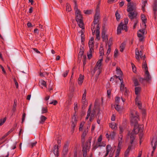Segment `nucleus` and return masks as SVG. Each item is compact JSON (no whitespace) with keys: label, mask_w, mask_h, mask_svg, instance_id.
I'll return each mask as SVG.
<instances>
[{"label":"nucleus","mask_w":157,"mask_h":157,"mask_svg":"<svg viewBox=\"0 0 157 157\" xmlns=\"http://www.w3.org/2000/svg\"><path fill=\"white\" fill-rule=\"evenodd\" d=\"M86 91L85 90L83 94L82 98V104L83 107H85L87 104V102L86 100Z\"/></svg>","instance_id":"2eb2a0df"},{"label":"nucleus","mask_w":157,"mask_h":157,"mask_svg":"<svg viewBox=\"0 0 157 157\" xmlns=\"http://www.w3.org/2000/svg\"><path fill=\"white\" fill-rule=\"evenodd\" d=\"M118 55V50L117 49H116L114 52V56L115 57H116Z\"/></svg>","instance_id":"864d4df0"},{"label":"nucleus","mask_w":157,"mask_h":157,"mask_svg":"<svg viewBox=\"0 0 157 157\" xmlns=\"http://www.w3.org/2000/svg\"><path fill=\"white\" fill-rule=\"evenodd\" d=\"M117 78H118V79L121 81V86H120V90L121 91H123L124 89L125 90L124 95L125 96H127L129 93V91L127 90L126 87H125L124 84V82L122 78L121 77H119V76H115Z\"/></svg>","instance_id":"6e6552de"},{"label":"nucleus","mask_w":157,"mask_h":157,"mask_svg":"<svg viewBox=\"0 0 157 157\" xmlns=\"http://www.w3.org/2000/svg\"><path fill=\"white\" fill-rule=\"evenodd\" d=\"M141 90V88L140 87L138 86V98L140 96V93Z\"/></svg>","instance_id":"338daca9"},{"label":"nucleus","mask_w":157,"mask_h":157,"mask_svg":"<svg viewBox=\"0 0 157 157\" xmlns=\"http://www.w3.org/2000/svg\"><path fill=\"white\" fill-rule=\"evenodd\" d=\"M132 80L133 81V83H134V86L136 87L135 90V94L136 95L137 94V78L136 77H134L132 78Z\"/></svg>","instance_id":"a211bd4d"},{"label":"nucleus","mask_w":157,"mask_h":157,"mask_svg":"<svg viewBox=\"0 0 157 157\" xmlns=\"http://www.w3.org/2000/svg\"><path fill=\"white\" fill-rule=\"evenodd\" d=\"M68 144H65L64 146H63V153L64 155H66L67 152L68 151Z\"/></svg>","instance_id":"4be33fe9"},{"label":"nucleus","mask_w":157,"mask_h":157,"mask_svg":"<svg viewBox=\"0 0 157 157\" xmlns=\"http://www.w3.org/2000/svg\"><path fill=\"white\" fill-rule=\"evenodd\" d=\"M138 109L139 112L142 115L143 118L145 117L146 114V109L145 107H143L141 101H138Z\"/></svg>","instance_id":"1a4fd4ad"},{"label":"nucleus","mask_w":157,"mask_h":157,"mask_svg":"<svg viewBox=\"0 0 157 157\" xmlns=\"http://www.w3.org/2000/svg\"><path fill=\"white\" fill-rule=\"evenodd\" d=\"M130 118L131 124L134 126V129L131 134L130 135L131 143L132 144L135 138V135L136 133L135 130L137 129V114L136 111L134 110H132L130 112Z\"/></svg>","instance_id":"f257e3e1"},{"label":"nucleus","mask_w":157,"mask_h":157,"mask_svg":"<svg viewBox=\"0 0 157 157\" xmlns=\"http://www.w3.org/2000/svg\"><path fill=\"white\" fill-rule=\"evenodd\" d=\"M109 126L113 129H116L117 128V125L116 123L114 122L109 124Z\"/></svg>","instance_id":"393cba45"},{"label":"nucleus","mask_w":157,"mask_h":157,"mask_svg":"<svg viewBox=\"0 0 157 157\" xmlns=\"http://www.w3.org/2000/svg\"><path fill=\"white\" fill-rule=\"evenodd\" d=\"M66 10L67 11L69 12L71 11V9L70 5L68 3L66 4Z\"/></svg>","instance_id":"c9c22d12"},{"label":"nucleus","mask_w":157,"mask_h":157,"mask_svg":"<svg viewBox=\"0 0 157 157\" xmlns=\"http://www.w3.org/2000/svg\"><path fill=\"white\" fill-rule=\"evenodd\" d=\"M100 19V13H99L98 11H97L94 16V23L98 24Z\"/></svg>","instance_id":"dca6fc26"},{"label":"nucleus","mask_w":157,"mask_h":157,"mask_svg":"<svg viewBox=\"0 0 157 157\" xmlns=\"http://www.w3.org/2000/svg\"><path fill=\"white\" fill-rule=\"evenodd\" d=\"M94 52V49H90L89 52L87 53V56L89 59H90L92 57V53Z\"/></svg>","instance_id":"7c9ffc66"},{"label":"nucleus","mask_w":157,"mask_h":157,"mask_svg":"<svg viewBox=\"0 0 157 157\" xmlns=\"http://www.w3.org/2000/svg\"><path fill=\"white\" fill-rule=\"evenodd\" d=\"M153 11H157V2L155 1L152 6Z\"/></svg>","instance_id":"473e14b6"},{"label":"nucleus","mask_w":157,"mask_h":157,"mask_svg":"<svg viewBox=\"0 0 157 157\" xmlns=\"http://www.w3.org/2000/svg\"><path fill=\"white\" fill-rule=\"evenodd\" d=\"M136 4L133 2H129L127 4V10L129 13L128 16L129 18L132 20L135 18L137 16L136 11Z\"/></svg>","instance_id":"7ed1b4c3"},{"label":"nucleus","mask_w":157,"mask_h":157,"mask_svg":"<svg viewBox=\"0 0 157 157\" xmlns=\"http://www.w3.org/2000/svg\"><path fill=\"white\" fill-rule=\"evenodd\" d=\"M119 130H120V134H121L123 132L124 128L121 126L119 127Z\"/></svg>","instance_id":"0e129e2a"},{"label":"nucleus","mask_w":157,"mask_h":157,"mask_svg":"<svg viewBox=\"0 0 157 157\" xmlns=\"http://www.w3.org/2000/svg\"><path fill=\"white\" fill-rule=\"evenodd\" d=\"M115 109L118 112H121L123 109V108L121 107L120 105L118 104H116L115 106Z\"/></svg>","instance_id":"c85d7f7f"},{"label":"nucleus","mask_w":157,"mask_h":157,"mask_svg":"<svg viewBox=\"0 0 157 157\" xmlns=\"http://www.w3.org/2000/svg\"><path fill=\"white\" fill-rule=\"evenodd\" d=\"M117 19L118 21L120 19V16L119 14L118 13L117 11L115 13Z\"/></svg>","instance_id":"3c124183"},{"label":"nucleus","mask_w":157,"mask_h":157,"mask_svg":"<svg viewBox=\"0 0 157 157\" xmlns=\"http://www.w3.org/2000/svg\"><path fill=\"white\" fill-rule=\"evenodd\" d=\"M116 135V133L114 132H113L110 135V137L111 139H113Z\"/></svg>","instance_id":"5fc2aeb1"},{"label":"nucleus","mask_w":157,"mask_h":157,"mask_svg":"<svg viewBox=\"0 0 157 157\" xmlns=\"http://www.w3.org/2000/svg\"><path fill=\"white\" fill-rule=\"evenodd\" d=\"M74 10L75 11V19L79 27L84 29V25L83 21V17L80 11L78 8L76 1H74Z\"/></svg>","instance_id":"f03ea898"},{"label":"nucleus","mask_w":157,"mask_h":157,"mask_svg":"<svg viewBox=\"0 0 157 157\" xmlns=\"http://www.w3.org/2000/svg\"><path fill=\"white\" fill-rule=\"evenodd\" d=\"M111 51L110 48V45H108V48L107 50L106 55L108 56V55L109 54Z\"/></svg>","instance_id":"49530a36"},{"label":"nucleus","mask_w":157,"mask_h":157,"mask_svg":"<svg viewBox=\"0 0 157 157\" xmlns=\"http://www.w3.org/2000/svg\"><path fill=\"white\" fill-rule=\"evenodd\" d=\"M42 113L43 114L48 112V108L46 107H43L41 109Z\"/></svg>","instance_id":"e433bc0d"},{"label":"nucleus","mask_w":157,"mask_h":157,"mask_svg":"<svg viewBox=\"0 0 157 157\" xmlns=\"http://www.w3.org/2000/svg\"><path fill=\"white\" fill-rule=\"evenodd\" d=\"M151 144L153 146V151H155L156 148V146L157 145L156 141L154 142L153 140H152L151 142Z\"/></svg>","instance_id":"f704fd0d"},{"label":"nucleus","mask_w":157,"mask_h":157,"mask_svg":"<svg viewBox=\"0 0 157 157\" xmlns=\"http://www.w3.org/2000/svg\"><path fill=\"white\" fill-rule=\"evenodd\" d=\"M123 136L122 135H121L119 137L118 140V145L121 146L122 143L123 142L122 140Z\"/></svg>","instance_id":"c756f323"},{"label":"nucleus","mask_w":157,"mask_h":157,"mask_svg":"<svg viewBox=\"0 0 157 157\" xmlns=\"http://www.w3.org/2000/svg\"><path fill=\"white\" fill-rule=\"evenodd\" d=\"M151 77L150 75L148 76L144 75V78H139V82H138V86L140 85V83L142 84L143 86H144L147 82H148L151 80Z\"/></svg>","instance_id":"0eeeda50"},{"label":"nucleus","mask_w":157,"mask_h":157,"mask_svg":"<svg viewBox=\"0 0 157 157\" xmlns=\"http://www.w3.org/2000/svg\"><path fill=\"white\" fill-rule=\"evenodd\" d=\"M90 147V146H89L88 145V146H85L83 147L82 151L84 153L83 156H86V153L87 152V150H88L89 149Z\"/></svg>","instance_id":"a878e982"},{"label":"nucleus","mask_w":157,"mask_h":157,"mask_svg":"<svg viewBox=\"0 0 157 157\" xmlns=\"http://www.w3.org/2000/svg\"><path fill=\"white\" fill-rule=\"evenodd\" d=\"M50 104H53L54 105H56L57 104V101L56 100H53L49 103Z\"/></svg>","instance_id":"680f3d73"},{"label":"nucleus","mask_w":157,"mask_h":157,"mask_svg":"<svg viewBox=\"0 0 157 157\" xmlns=\"http://www.w3.org/2000/svg\"><path fill=\"white\" fill-rule=\"evenodd\" d=\"M68 71H66L63 73V76L64 77H66L67 75L68 74Z\"/></svg>","instance_id":"774afa93"},{"label":"nucleus","mask_w":157,"mask_h":157,"mask_svg":"<svg viewBox=\"0 0 157 157\" xmlns=\"http://www.w3.org/2000/svg\"><path fill=\"white\" fill-rule=\"evenodd\" d=\"M84 79V75L81 74L79 75V77L78 79V84L79 85H81L83 82Z\"/></svg>","instance_id":"412c9836"},{"label":"nucleus","mask_w":157,"mask_h":157,"mask_svg":"<svg viewBox=\"0 0 157 157\" xmlns=\"http://www.w3.org/2000/svg\"><path fill=\"white\" fill-rule=\"evenodd\" d=\"M130 149V147H129L128 149L125 151L124 153V156L125 157H127L129 154V151Z\"/></svg>","instance_id":"ea45409f"},{"label":"nucleus","mask_w":157,"mask_h":157,"mask_svg":"<svg viewBox=\"0 0 157 157\" xmlns=\"http://www.w3.org/2000/svg\"><path fill=\"white\" fill-rule=\"evenodd\" d=\"M124 24L121 22L118 26L117 28V34H120L121 33V30H125L127 31L128 30L127 26V25L128 22V20L127 18H125L124 19Z\"/></svg>","instance_id":"423d86ee"},{"label":"nucleus","mask_w":157,"mask_h":157,"mask_svg":"<svg viewBox=\"0 0 157 157\" xmlns=\"http://www.w3.org/2000/svg\"><path fill=\"white\" fill-rule=\"evenodd\" d=\"M88 128V127H87V130H85V131L84 132H83V133L82 136V139H84V138H85V136L86 135L88 132V131L87 130V129Z\"/></svg>","instance_id":"79ce46f5"},{"label":"nucleus","mask_w":157,"mask_h":157,"mask_svg":"<svg viewBox=\"0 0 157 157\" xmlns=\"http://www.w3.org/2000/svg\"><path fill=\"white\" fill-rule=\"evenodd\" d=\"M106 145V142L105 141H101L99 143H97L96 144V146L97 147H105Z\"/></svg>","instance_id":"5701e85b"},{"label":"nucleus","mask_w":157,"mask_h":157,"mask_svg":"<svg viewBox=\"0 0 157 157\" xmlns=\"http://www.w3.org/2000/svg\"><path fill=\"white\" fill-rule=\"evenodd\" d=\"M138 133L139 132L140 133L139 135L140 138V144L143 141L142 139L143 135L144 125H138Z\"/></svg>","instance_id":"9b49d317"},{"label":"nucleus","mask_w":157,"mask_h":157,"mask_svg":"<svg viewBox=\"0 0 157 157\" xmlns=\"http://www.w3.org/2000/svg\"><path fill=\"white\" fill-rule=\"evenodd\" d=\"M46 119L47 118L45 117L43 115L41 116L40 117V123L43 124Z\"/></svg>","instance_id":"cd10ccee"},{"label":"nucleus","mask_w":157,"mask_h":157,"mask_svg":"<svg viewBox=\"0 0 157 157\" xmlns=\"http://www.w3.org/2000/svg\"><path fill=\"white\" fill-rule=\"evenodd\" d=\"M139 31L141 33V34L138 33V36L139 38V41L140 42L143 41L144 40V35L145 33L146 34L147 33L146 30L144 31H140L139 30Z\"/></svg>","instance_id":"ddd939ff"},{"label":"nucleus","mask_w":157,"mask_h":157,"mask_svg":"<svg viewBox=\"0 0 157 157\" xmlns=\"http://www.w3.org/2000/svg\"><path fill=\"white\" fill-rule=\"evenodd\" d=\"M125 44L124 43H122L120 46V51L121 52H122L125 48Z\"/></svg>","instance_id":"a19ab883"},{"label":"nucleus","mask_w":157,"mask_h":157,"mask_svg":"<svg viewBox=\"0 0 157 157\" xmlns=\"http://www.w3.org/2000/svg\"><path fill=\"white\" fill-rule=\"evenodd\" d=\"M74 110L76 112L78 109V103L77 102H75L74 103Z\"/></svg>","instance_id":"8fccbe9b"},{"label":"nucleus","mask_w":157,"mask_h":157,"mask_svg":"<svg viewBox=\"0 0 157 157\" xmlns=\"http://www.w3.org/2000/svg\"><path fill=\"white\" fill-rule=\"evenodd\" d=\"M77 121V120L76 116L75 115H74L72 118V122H74L75 123Z\"/></svg>","instance_id":"de8ad7c7"},{"label":"nucleus","mask_w":157,"mask_h":157,"mask_svg":"<svg viewBox=\"0 0 157 157\" xmlns=\"http://www.w3.org/2000/svg\"><path fill=\"white\" fill-rule=\"evenodd\" d=\"M121 146H118L117 149V150L116 153H120V151L121 149Z\"/></svg>","instance_id":"e2e57ef3"},{"label":"nucleus","mask_w":157,"mask_h":157,"mask_svg":"<svg viewBox=\"0 0 157 157\" xmlns=\"http://www.w3.org/2000/svg\"><path fill=\"white\" fill-rule=\"evenodd\" d=\"M6 121V119L5 118H4L2 120H0V126L2 125Z\"/></svg>","instance_id":"4d7b16f0"},{"label":"nucleus","mask_w":157,"mask_h":157,"mask_svg":"<svg viewBox=\"0 0 157 157\" xmlns=\"http://www.w3.org/2000/svg\"><path fill=\"white\" fill-rule=\"evenodd\" d=\"M153 11V14L154 15V19L156 20V17L157 16V11Z\"/></svg>","instance_id":"13d9d810"},{"label":"nucleus","mask_w":157,"mask_h":157,"mask_svg":"<svg viewBox=\"0 0 157 157\" xmlns=\"http://www.w3.org/2000/svg\"><path fill=\"white\" fill-rule=\"evenodd\" d=\"M85 122L84 121H82L81 123L80 127L79 128V130L80 131H82L83 129V127L84 125Z\"/></svg>","instance_id":"a18cd8bd"},{"label":"nucleus","mask_w":157,"mask_h":157,"mask_svg":"<svg viewBox=\"0 0 157 157\" xmlns=\"http://www.w3.org/2000/svg\"><path fill=\"white\" fill-rule=\"evenodd\" d=\"M99 54V59L98 61H100L101 62H102L103 60V56L104 55V49L102 46H101L100 48Z\"/></svg>","instance_id":"f3484780"},{"label":"nucleus","mask_w":157,"mask_h":157,"mask_svg":"<svg viewBox=\"0 0 157 157\" xmlns=\"http://www.w3.org/2000/svg\"><path fill=\"white\" fill-rule=\"evenodd\" d=\"M102 62L100 61H98L94 67V70L92 72V74L93 75L95 74L96 76L98 78V76L101 73V65Z\"/></svg>","instance_id":"39448f33"},{"label":"nucleus","mask_w":157,"mask_h":157,"mask_svg":"<svg viewBox=\"0 0 157 157\" xmlns=\"http://www.w3.org/2000/svg\"><path fill=\"white\" fill-rule=\"evenodd\" d=\"M83 48L81 47L80 49V51L78 54V57H81L83 53Z\"/></svg>","instance_id":"72a5a7b5"},{"label":"nucleus","mask_w":157,"mask_h":157,"mask_svg":"<svg viewBox=\"0 0 157 157\" xmlns=\"http://www.w3.org/2000/svg\"><path fill=\"white\" fill-rule=\"evenodd\" d=\"M132 71L134 73H136V68L135 65L132 63H131Z\"/></svg>","instance_id":"c03bdc74"},{"label":"nucleus","mask_w":157,"mask_h":157,"mask_svg":"<svg viewBox=\"0 0 157 157\" xmlns=\"http://www.w3.org/2000/svg\"><path fill=\"white\" fill-rule=\"evenodd\" d=\"M81 41L82 44H83V43L84 42L85 40V37H84V34L81 35Z\"/></svg>","instance_id":"bf43d9fd"},{"label":"nucleus","mask_w":157,"mask_h":157,"mask_svg":"<svg viewBox=\"0 0 157 157\" xmlns=\"http://www.w3.org/2000/svg\"><path fill=\"white\" fill-rule=\"evenodd\" d=\"M120 100L121 98L120 97H116L115 99V101L116 103V104H118L119 103V101H120Z\"/></svg>","instance_id":"09e8293b"},{"label":"nucleus","mask_w":157,"mask_h":157,"mask_svg":"<svg viewBox=\"0 0 157 157\" xmlns=\"http://www.w3.org/2000/svg\"><path fill=\"white\" fill-rule=\"evenodd\" d=\"M111 92V90H108L107 91V95L108 98H110Z\"/></svg>","instance_id":"69168bd1"},{"label":"nucleus","mask_w":157,"mask_h":157,"mask_svg":"<svg viewBox=\"0 0 157 157\" xmlns=\"http://www.w3.org/2000/svg\"><path fill=\"white\" fill-rule=\"evenodd\" d=\"M102 140V135H100L99 137H98V142L97 143H99L100 142H101Z\"/></svg>","instance_id":"6e6d98bb"},{"label":"nucleus","mask_w":157,"mask_h":157,"mask_svg":"<svg viewBox=\"0 0 157 157\" xmlns=\"http://www.w3.org/2000/svg\"><path fill=\"white\" fill-rule=\"evenodd\" d=\"M94 39L93 37H92L90 39L89 42V46L90 49H93L94 47Z\"/></svg>","instance_id":"aec40b11"},{"label":"nucleus","mask_w":157,"mask_h":157,"mask_svg":"<svg viewBox=\"0 0 157 157\" xmlns=\"http://www.w3.org/2000/svg\"><path fill=\"white\" fill-rule=\"evenodd\" d=\"M148 0H142V10L143 11H145V7L146 4L147 3Z\"/></svg>","instance_id":"b1692460"},{"label":"nucleus","mask_w":157,"mask_h":157,"mask_svg":"<svg viewBox=\"0 0 157 157\" xmlns=\"http://www.w3.org/2000/svg\"><path fill=\"white\" fill-rule=\"evenodd\" d=\"M40 82L41 85L44 86L45 87H47L46 82L43 80H40Z\"/></svg>","instance_id":"58836bf2"},{"label":"nucleus","mask_w":157,"mask_h":157,"mask_svg":"<svg viewBox=\"0 0 157 157\" xmlns=\"http://www.w3.org/2000/svg\"><path fill=\"white\" fill-rule=\"evenodd\" d=\"M143 60V61L142 63V67L143 68H144L145 70V74L148 76L150 75L148 71V68L147 67V65L146 63V60L144 59Z\"/></svg>","instance_id":"4468645a"},{"label":"nucleus","mask_w":157,"mask_h":157,"mask_svg":"<svg viewBox=\"0 0 157 157\" xmlns=\"http://www.w3.org/2000/svg\"><path fill=\"white\" fill-rule=\"evenodd\" d=\"M91 105H90L89 107V109L88 110L87 112V117H86V119H87L90 116V121H91L93 119V118L94 117V111L92 112L90 114V109L91 108Z\"/></svg>","instance_id":"f8f14e48"},{"label":"nucleus","mask_w":157,"mask_h":157,"mask_svg":"<svg viewBox=\"0 0 157 157\" xmlns=\"http://www.w3.org/2000/svg\"><path fill=\"white\" fill-rule=\"evenodd\" d=\"M100 28L99 24L93 23L92 25L91 30L93 35H96V39L99 40L100 39L99 31Z\"/></svg>","instance_id":"20e7f679"},{"label":"nucleus","mask_w":157,"mask_h":157,"mask_svg":"<svg viewBox=\"0 0 157 157\" xmlns=\"http://www.w3.org/2000/svg\"><path fill=\"white\" fill-rule=\"evenodd\" d=\"M102 37L103 38V41H106L107 40V36L105 35V34L103 33H102Z\"/></svg>","instance_id":"603ef678"},{"label":"nucleus","mask_w":157,"mask_h":157,"mask_svg":"<svg viewBox=\"0 0 157 157\" xmlns=\"http://www.w3.org/2000/svg\"><path fill=\"white\" fill-rule=\"evenodd\" d=\"M26 116V114L25 113H24L22 115V123H23L25 121V118Z\"/></svg>","instance_id":"052dcab7"},{"label":"nucleus","mask_w":157,"mask_h":157,"mask_svg":"<svg viewBox=\"0 0 157 157\" xmlns=\"http://www.w3.org/2000/svg\"><path fill=\"white\" fill-rule=\"evenodd\" d=\"M93 12V10H84V12L85 14H89L92 13Z\"/></svg>","instance_id":"37998d69"},{"label":"nucleus","mask_w":157,"mask_h":157,"mask_svg":"<svg viewBox=\"0 0 157 157\" xmlns=\"http://www.w3.org/2000/svg\"><path fill=\"white\" fill-rule=\"evenodd\" d=\"M53 152L55 155L58 156L59 155L58 146L56 145L53 148Z\"/></svg>","instance_id":"6ab92c4d"},{"label":"nucleus","mask_w":157,"mask_h":157,"mask_svg":"<svg viewBox=\"0 0 157 157\" xmlns=\"http://www.w3.org/2000/svg\"><path fill=\"white\" fill-rule=\"evenodd\" d=\"M139 57H140L141 59H145L146 58L145 55L143 56V53L142 51H140L139 52L138 50V59L139 58Z\"/></svg>","instance_id":"bb28decb"},{"label":"nucleus","mask_w":157,"mask_h":157,"mask_svg":"<svg viewBox=\"0 0 157 157\" xmlns=\"http://www.w3.org/2000/svg\"><path fill=\"white\" fill-rule=\"evenodd\" d=\"M141 19L142 21V23L141 26H142V28L139 29L140 31L146 30V22L147 18L145 16L144 14H141Z\"/></svg>","instance_id":"9d476101"},{"label":"nucleus","mask_w":157,"mask_h":157,"mask_svg":"<svg viewBox=\"0 0 157 157\" xmlns=\"http://www.w3.org/2000/svg\"><path fill=\"white\" fill-rule=\"evenodd\" d=\"M37 143L36 141H35L33 142H31L29 143V146L31 147H33L35 146Z\"/></svg>","instance_id":"4c0bfd02"},{"label":"nucleus","mask_w":157,"mask_h":157,"mask_svg":"<svg viewBox=\"0 0 157 157\" xmlns=\"http://www.w3.org/2000/svg\"><path fill=\"white\" fill-rule=\"evenodd\" d=\"M116 71H117V75H120V76L119 75L118 76H119V77H121V76L122 75V73L121 71V70L119 68L117 67L116 68Z\"/></svg>","instance_id":"2f4dec72"}]
</instances>
